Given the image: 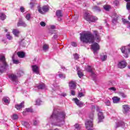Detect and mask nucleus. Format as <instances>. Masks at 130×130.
<instances>
[{"mask_svg": "<svg viewBox=\"0 0 130 130\" xmlns=\"http://www.w3.org/2000/svg\"><path fill=\"white\" fill-rule=\"evenodd\" d=\"M13 34L16 37H19V34H20V31L17 29H14L12 31Z\"/></svg>", "mask_w": 130, "mask_h": 130, "instance_id": "obj_23", "label": "nucleus"}, {"mask_svg": "<svg viewBox=\"0 0 130 130\" xmlns=\"http://www.w3.org/2000/svg\"><path fill=\"white\" fill-rule=\"evenodd\" d=\"M77 74L79 78H82V77L84 76V74H83V71L82 70H78Z\"/></svg>", "mask_w": 130, "mask_h": 130, "instance_id": "obj_30", "label": "nucleus"}, {"mask_svg": "<svg viewBox=\"0 0 130 130\" xmlns=\"http://www.w3.org/2000/svg\"><path fill=\"white\" fill-rule=\"evenodd\" d=\"M3 101L4 104H6V105L10 104V99L8 97H4L3 99Z\"/></svg>", "mask_w": 130, "mask_h": 130, "instance_id": "obj_20", "label": "nucleus"}, {"mask_svg": "<svg viewBox=\"0 0 130 130\" xmlns=\"http://www.w3.org/2000/svg\"><path fill=\"white\" fill-rule=\"evenodd\" d=\"M79 56V55L78 54H74V58L75 59H78Z\"/></svg>", "mask_w": 130, "mask_h": 130, "instance_id": "obj_47", "label": "nucleus"}, {"mask_svg": "<svg viewBox=\"0 0 130 130\" xmlns=\"http://www.w3.org/2000/svg\"><path fill=\"white\" fill-rule=\"evenodd\" d=\"M98 118V123H100V122H102V121H103V120L104 119V115H103V113L102 112H99Z\"/></svg>", "mask_w": 130, "mask_h": 130, "instance_id": "obj_14", "label": "nucleus"}, {"mask_svg": "<svg viewBox=\"0 0 130 130\" xmlns=\"http://www.w3.org/2000/svg\"><path fill=\"white\" fill-rule=\"evenodd\" d=\"M93 10H94V11H95L96 12H100L101 11V9H100V8H99L97 6H94L93 7Z\"/></svg>", "mask_w": 130, "mask_h": 130, "instance_id": "obj_38", "label": "nucleus"}, {"mask_svg": "<svg viewBox=\"0 0 130 130\" xmlns=\"http://www.w3.org/2000/svg\"><path fill=\"white\" fill-rule=\"evenodd\" d=\"M85 70L86 72L91 73V77H93V78L96 77V74H95V72H94V68H93L92 67L87 66V67L85 68Z\"/></svg>", "mask_w": 130, "mask_h": 130, "instance_id": "obj_8", "label": "nucleus"}, {"mask_svg": "<svg viewBox=\"0 0 130 130\" xmlns=\"http://www.w3.org/2000/svg\"><path fill=\"white\" fill-rule=\"evenodd\" d=\"M17 27H27V24L25 22L23 21L21 19H20L17 24Z\"/></svg>", "mask_w": 130, "mask_h": 130, "instance_id": "obj_16", "label": "nucleus"}, {"mask_svg": "<svg viewBox=\"0 0 130 130\" xmlns=\"http://www.w3.org/2000/svg\"><path fill=\"white\" fill-rule=\"evenodd\" d=\"M5 32H8V29H5Z\"/></svg>", "mask_w": 130, "mask_h": 130, "instance_id": "obj_63", "label": "nucleus"}, {"mask_svg": "<svg viewBox=\"0 0 130 130\" xmlns=\"http://www.w3.org/2000/svg\"><path fill=\"white\" fill-rule=\"evenodd\" d=\"M112 100L113 103H119V102L120 101V98L117 96H114L112 98Z\"/></svg>", "mask_w": 130, "mask_h": 130, "instance_id": "obj_22", "label": "nucleus"}, {"mask_svg": "<svg viewBox=\"0 0 130 130\" xmlns=\"http://www.w3.org/2000/svg\"><path fill=\"white\" fill-rule=\"evenodd\" d=\"M16 74L17 75L14 74H11L8 75L10 82H13V83L15 85L19 83L18 78H19V77H21V76H23V75H24V72L22 70H19L17 71Z\"/></svg>", "mask_w": 130, "mask_h": 130, "instance_id": "obj_3", "label": "nucleus"}, {"mask_svg": "<svg viewBox=\"0 0 130 130\" xmlns=\"http://www.w3.org/2000/svg\"><path fill=\"white\" fill-rule=\"evenodd\" d=\"M0 19L2 20V21H5L6 19H7V16L5 13H0Z\"/></svg>", "mask_w": 130, "mask_h": 130, "instance_id": "obj_27", "label": "nucleus"}, {"mask_svg": "<svg viewBox=\"0 0 130 130\" xmlns=\"http://www.w3.org/2000/svg\"><path fill=\"white\" fill-rule=\"evenodd\" d=\"M37 87L39 89H45V84H40L37 85Z\"/></svg>", "mask_w": 130, "mask_h": 130, "instance_id": "obj_28", "label": "nucleus"}, {"mask_svg": "<svg viewBox=\"0 0 130 130\" xmlns=\"http://www.w3.org/2000/svg\"><path fill=\"white\" fill-rule=\"evenodd\" d=\"M58 76L60 79H66V74H58Z\"/></svg>", "mask_w": 130, "mask_h": 130, "instance_id": "obj_41", "label": "nucleus"}, {"mask_svg": "<svg viewBox=\"0 0 130 130\" xmlns=\"http://www.w3.org/2000/svg\"><path fill=\"white\" fill-rule=\"evenodd\" d=\"M31 68L34 73H35V74H37V75L39 74V67L36 65H32L31 66Z\"/></svg>", "mask_w": 130, "mask_h": 130, "instance_id": "obj_15", "label": "nucleus"}, {"mask_svg": "<svg viewBox=\"0 0 130 130\" xmlns=\"http://www.w3.org/2000/svg\"><path fill=\"white\" fill-rule=\"evenodd\" d=\"M109 90H111L112 91H114V92H115L116 91V88L115 87H111L109 88Z\"/></svg>", "mask_w": 130, "mask_h": 130, "instance_id": "obj_53", "label": "nucleus"}, {"mask_svg": "<svg viewBox=\"0 0 130 130\" xmlns=\"http://www.w3.org/2000/svg\"><path fill=\"white\" fill-rule=\"evenodd\" d=\"M61 96H62L63 97H66V96H67V93L63 92L62 93H61Z\"/></svg>", "mask_w": 130, "mask_h": 130, "instance_id": "obj_55", "label": "nucleus"}, {"mask_svg": "<svg viewBox=\"0 0 130 130\" xmlns=\"http://www.w3.org/2000/svg\"><path fill=\"white\" fill-rule=\"evenodd\" d=\"M73 101L75 102V103L78 106V107H83L84 106V103L80 101L77 98H74L73 99Z\"/></svg>", "mask_w": 130, "mask_h": 130, "instance_id": "obj_11", "label": "nucleus"}, {"mask_svg": "<svg viewBox=\"0 0 130 130\" xmlns=\"http://www.w3.org/2000/svg\"><path fill=\"white\" fill-rule=\"evenodd\" d=\"M85 126L87 130H93V123L92 121H86Z\"/></svg>", "mask_w": 130, "mask_h": 130, "instance_id": "obj_9", "label": "nucleus"}, {"mask_svg": "<svg viewBox=\"0 0 130 130\" xmlns=\"http://www.w3.org/2000/svg\"><path fill=\"white\" fill-rule=\"evenodd\" d=\"M13 62H14V63H15V64H18L20 63V61H19V60H15V59L13 60Z\"/></svg>", "mask_w": 130, "mask_h": 130, "instance_id": "obj_50", "label": "nucleus"}, {"mask_svg": "<svg viewBox=\"0 0 130 130\" xmlns=\"http://www.w3.org/2000/svg\"><path fill=\"white\" fill-rule=\"evenodd\" d=\"M127 28H129V29H130V22L128 23V26H127Z\"/></svg>", "mask_w": 130, "mask_h": 130, "instance_id": "obj_61", "label": "nucleus"}, {"mask_svg": "<svg viewBox=\"0 0 130 130\" xmlns=\"http://www.w3.org/2000/svg\"><path fill=\"white\" fill-rule=\"evenodd\" d=\"M40 123V122L39 121V120L38 119H35L34 120V122H33L34 125H38V124H39Z\"/></svg>", "mask_w": 130, "mask_h": 130, "instance_id": "obj_36", "label": "nucleus"}, {"mask_svg": "<svg viewBox=\"0 0 130 130\" xmlns=\"http://www.w3.org/2000/svg\"><path fill=\"white\" fill-rule=\"evenodd\" d=\"M6 37L9 40H12V39H13V37L11 36L9 32L6 35Z\"/></svg>", "mask_w": 130, "mask_h": 130, "instance_id": "obj_39", "label": "nucleus"}, {"mask_svg": "<svg viewBox=\"0 0 130 130\" xmlns=\"http://www.w3.org/2000/svg\"><path fill=\"white\" fill-rule=\"evenodd\" d=\"M89 118L91 120H87V121H92L93 122V119H94V113H91L90 114H89Z\"/></svg>", "mask_w": 130, "mask_h": 130, "instance_id": "obj_33", "label": "nucleus"}, {"mask_svg": "<svg viewBox=\"0 0 130 130\" xmlns=\"http://www.w3.org/2000/svg\"><path fill=\"white\" fill-rule=\"evenodd\" d=\"M75 91L71 90V95H72L73 96H75Z\"/></svg>", "mask_w": 130, "mask_h": 130, "instance_id": "obj_57", "label": "nucleus"}, {"mask_svg": "<svg viewBox=\"0 0 130 130\" xmlns=\"http://www.w3.org/2000/svg\"><path fill=\"white\" fill-rule=\"evenodd\" d=\"M101 59L102 61H105L107 59V55H101Z\"/></svg>", "mask_w": 130, "mask_h": 130, "instance_id": "obj_29", "label": "nucleus"}, {"mask_svg": "<svg viewBox=\"0 0 130 130\" xmlns=\"http://www.w3.org/2000/svg\"><path fill=\"white\" fill-rule=\"evenodd\" d=\"M25 18L26 19V20H27V21H29V20L31 19V14H30V13L27 14L25 15Z\"/></svg>", "mask_w": 130, "mask_h": 130, "instance_id": "obj_40", "label": "nucleus"}, {"mask_svg": "<svg viewBox=\"0 0 130 130\" xmlns=\"http://www.w3.org/2000/svg\"><path fill=\"white\" fill-rule=\"evenodd\" d=\"M18 115L17 114H14L12 116V119H14V120L18 119Z\"/></svg>", "mask_w": 130, "mask_h": 130, "instance_id": "obj_45", "label": "nucleus"}, {"mask_svg": "<svg viewBox=\"0 0 130 130\" xmlns=\"http://www.w3.org/2000/svg\"><path fill=\"white\" fill-rule=\"evenodd\" d=\"M38 12H39L40 14L43 15V14H45V13H47V12L49 11V6H48V5H45L43 6L42 8L40 7V6H38Z\"/></svg>", "mask_w": 130, "mask_h": 130, "instance_id": "obj_6", "label": "nucleus"}, {"mask_svg": "<svg viewBox=\"0 0 130 130\" xmlns=\"http://www.w3.org/2000/svg\"><path fill=\"white\" fill-rule=\"evenodd\" d=\"M114 5H115V6L117 7V6L119 5V1L118 0H115L114 1Z\"/></svg>", "mask_w": 130, "mask_h": 130, "instance_id": "obj_43", "label": "nucleus"}, {"mask_svg": "<svg viewBox=\"0 0 130 130\" xmlns=\"http://www.w3.org/2000/svg\"><path fill=\"white\" fill-rule=\"evenodd\" d=\"M42 103H43V102L39 99H37L36 101V105H41Z\"/></svg>", "mask_w": 130, "mask_h": 130, "instance_id": "obj_31", "label": "nucleus"}, {"mask_svg": "<svg viewBox=\"0 0 130 130\" xmlns=\"http://www.w3.org/2000/svg\"><path fill=\"white\" fill-rule=\"evenodd\" d=\"M69 87L70 89H76L77 87V83L74 81H71L69 82Z\"/></svg>", "mask_w": 130, "mask_h": 130, "instance_id": "obj_17", "label": "nucleus"}, {"mask_svg": "<svg viewBox=\"0 0 130 130\" xmlns=\"http://www.w3.org/2000/svg\"><path fill=\"white\" fill-rule=\"evenodd\" d=\"M30 7L31 9H33V7H34V4H33V3L32 2H30Z\"/></svg>", "mask_w": 130, "mask_h": 130, "instance_id": "obj_54", "label": "nucleus"}, {"mask_svg": "<svg viewBox=\"0 0 130 130\" xmlns=\"http://www.w3.org/2000/svg\"><path fill=\"white\" fill-rule=\"evenodd\" d=\"M119 96H120L121 97L123 98H126V95L125 94V93L124 92H119L118 93Z\"/></svg>", "mask_w": 130, "mask_h": 130, "instance_id": "obj_32", "label": "nucleus"}, {"mask_svg": "<svg viewBox=\"0 0 130 130\" xmlns=\"http://www.w3.org/2000/svg\"><path fill=\"white\" fill-rule=\"evenodd\" d=\"M61 69L62 70H63V71H64L65 68H64V67H63V66H61Z\"/></svg>", "mask_w": 130, "mask_h": 130, "instance_id": "obj_60", "label": "nucleus"}, {"mask_svg": "<svg viewBox=\"0 0 130 130\" xmlns=\"http://www.w3.org/2000/svg\"><path fill=\"white\" fill-rule=\"evenodd\" d=\"M122 108L124 114H126V113H127V112H129V106L127 105H124L122 106Z\"/></svg>", "mask_w": 130, "mask_h": 130, "instance_id": "obj_13", "label": "nucleus"}, {"mask_svg": "<svg viewBox=\"0 0 130 130\" xmlns=\"http://www.w3.org/2000/svg\"><path fill=\"white\" fill-rule=\"evenodd\" d=\"M53 38H54V39H56L57 38V36L56 35H54Z\"/></svg>", "mask_w": 130, "mask_h": 130, "instance_id": "obj_59", "label": "nucleus"}, {"mask_svg": "<svg viewBox=\"0 0 130 130\" xmlns=\"http://www.w3.org/2000/svg\"><path fill=\"white\" fill-rule=\"evenodd\" d=\"M104 9H105L106 11H109V9H110V6L108 5L104 6Z\"/></svg>", "mask_w": 130, "mask_h": 130, "instance_id": "obj_44", "label": "nucleus"}, {"mask_svg": "<svg viewBox=\"0 0 130 130\" xmlns=\"http://www.w3.org/2000/svg\"><path fill=\"white\" fill-rule=\"evenodd\" d=\"M17 55L20 58H24L25 57V53L24 52H18Z\"/></svg>", "mask_w": 130, "mask_h": 130, "instance_id": "obj_26", "label": "nucleus"}, {"mask_svg": "<svg viewBox=\"0 0 130 130\" xmlns=\"http://www.w3.org/2000/svg\"><path fill=\"white\" fill-rule=\"evenodd\" d=\"M124 125H125V124L123 122H118L117 123H116L115 127V128H117V127H119V126H124Z\"/></svg>", "mask_w": 130, "mask_h": 130, "instance_id": "obj_21", "label": "nucleus"}, {"mask_svg": "<svg viewBox=\"0 0 130 130\" xmlns=\"http://www.w3.org/2000/svg\"><path fill=\"white\" fill-rule=\"evenodd\" d=\"M126 2V9L128 10H130V0H125Z\"/></svg>", "mask_w": 130, "mask_h": 130, "instance_id": "obj_34", "label": "nucleus"}, {"mask_svg": "<svg viewBox=\"0 0 130 130\" xmlns=\"http://www.w3.org/2000/svg\"><path fill=\"white\" fill-rule=\"evenodd\" d=\"M24 107V102L21 103L19 105H16L15 108L17 109V110H20L21 108Z\"/></svg>", "mask_w": 130, "mask_h": 130, "instance_id": "obj_19", "label": "nucleus"}, {"mask_svg": "<svg viewBox=\"0 0 130 130\" xmlns=\"http://www.w3.org/2000/svg\"><path fill=\"white\" fill-rule=\"evenodd\" d=\"M9 68V65H8V63L6 61V57L5 56L2 55L0 56V73L3 74V73H5L6 71H7V69Z\"/></svg>", "mask_w": 130, "mask_h": 130, "instance_id": "obj_4", "label": "nucleus"}, {"mask_svg": "<svg viewBox=\"0 0 130 130\" xmlns=\"http://www.w3.org/2000/svg\"><path fill=\"white\" fill-rule=\"evenodd\" d=\"M20 11L21 12V13H24L25 12V8L23 7H21L20 8Z\"/></svg>", "mask_w": 130, "mask_h": 130, "instance_id": "obj_48", "label": "nucleus"}, {"mask_svg": "<svg viewBox=\"0 0 130 130\" xmlns=\"http://www.w3.org/2000/svg\"><path fill=\"white\" fill-rule=\"evenodd\" d=\"M56 16L58 18V21H61V17H62V13L60 10H57L56 12Z\"/></svg>", "mask_w": 130, "mask_h": 130, "instance_id": "obj_18", "label": "nucleus"}, {"mask_svg": "<svg viewBox=\"0 0 130 130\" xmlns=\"http://www.w3.org/2000/svg\"><path fill=\"white\" fill-rule=\"evenodd\" d=\"M40 24L41 26H42V27H45V26L46 25V24L45 23V22L43 21L41 22Z\"/></svg>", "mask_w": 130, "mask_h": 130, "instance_id": "obj_49", "label": "nucleus"}, {"mask_svg": "<svg viewBox=\"0 0 130 130\" xmlns=\"http://www.w3.org/2000/svg\"><path fill=\"white\" fill-rule=\"evenodd\" d=\"M80 38L81 41L83 43H94V40L96 42H100L101 40L99 32L96 30L93 31V35L90 31H84L80 34Z\"/></svg>", "mask_w": 130, "mask_h": 130, "instance_id": "obj_2", "label": "nucleus"}, {"mask_svg": "<svg viewBox=\"0 0 130 130\" xmlns=\"http://www.w3.org/2000/svg\"><path fill=\"white\" fill-rule=\"evenodd\" d=\"M66 115V114L64 112H58L54 110L52 114L47 120L52 125L62 126L64 124Z\"/></svg>", "mask_w": 130, "mask_h": 130, "instance_id": "obj_1", "label": "nucleus"}, {"mask_svg": "<svg viewBox=\"0 0 130 130\" xmlns=\"http://www.w3.org/2000/svg\"><path fill=\"white\" fill-rule=\"evenodd\" d=\"M91 49L93 51L94 54H97L98 53V51L100 49V46L97 43H94L91 45Z\"/></svg>", "mask_w": 130, "mask_h": 130, "instance_id": "obj_7", "label": "nucleus"}, {"mask_svg": "<svg viewBox=\"0 0 130 130\" xmlns=\"http://www.w3.org/2000/svg\"><path fill=\"white\" fill-rule=\"evenodd\" d=\"M21 123H22V125H23V126H25L27 128H29L30 124L28 122H26V121H22L21 122Z\"/></svg>", "mask_w": 130, "mask_h": 130, "instance_id": "obj_25", "label": "nucleus"}, {"mask_svg": "<svg viewBox=\"0 0 130 130\" xmlns=\"http://www.w3.org/2000/svg\"><path fill=\"white\" fill-rule=\"evenodd\" d=\"M50 28L52 29V30L55 29V26L54 25H51L50 26Z\"/></svg>", "mask_w": 130, "mask_h": 130, "instance_id": "obj_58", "label": "nucleus"}, {"mask_svg": "<svg viewBox=\"0 0 130 130\" xmlns=\"http://www.w3.org/2000/svg\"><path fill=\"white\" fill-rule=\"evenodd\" d=\"M84 95L83 94V92H79L78 93V98H81V97H84Z\"/></svg>", "mask_w": 130, "mask_h": 130, "instance_id": "obj_46", "label": "nucleus"}, {"mask_svg": "<svg viewBox=\"0 0 130 130\" xmlns=\"http://www.w3.org/2000/svg\"><path fill=\"white\" fill-rule=\"evenodd\" d=\"M74 127L78 130L81 129V128H82V125L76 124L75 125H74Z\"/></svg>", "mask_w": 130, "mask_h": 130, "instance_id": "obj_37", "label": "nucleus"}, {"mask_svg": "<svg viewBox=\"0 0 130 130\" xmlns=\"http://www.w3.org/2000/svg\"><path fill=\"white\" fill-rule=\"evenodd\" d=\"M96 109V111H99V107H97Z\"/></svg>", "mask_w": 130, "mask_h": 130, "instance_id": "obj_62", "label": "nucleus"}, {"mask_svg": "<svg viewBox=\"0 0 130 130\" xmlns=\"http://www.w3.org/2000/svg\"><path fill=\"white\" fill-rule=\"evenodd\" d=\"M27 113H28L26 111V110H25V111H24L22 112V114H23V115H27Z\"/></svg>", "mask_w": 130, "mask_h": 130, "instance_id": "obj_56", "label": "nucleus"}, {"mask_svg": "<svg viewBox=\"0 0 130 130\" xmlns=\"http://www.w3.org/2000/svg\"><path fill=\"white\" fill-rule=\"evenodd\" d=\"M112 25L113 26L115 25L116 24V23H117V20H118V15L115 13H114L113 15H112Z\"/></svg>", "mask_w": 130, "mask_h": 130, "instance_id": "obj_12", "label": "nucleus"}, {"mask_svg": "<svg viewBox=\"0 0 130 130\" xmlns=\"http://www.w3.org/2000/svg\"><path fill=\"white\" fill-rule=\"evenodd\" d=\"M25 111L26 112H27V113L28 112H32V109H30V108H27L25 109Z\"/></svg>", "mask_w": 130, "mask_h": 130, "instance_id": "obj_52", "label": "nucleus"}, {"mask_svg": "<svg viewBox=\"0 0 130 130\" xmlns=\"http://www.w3.org/2000/svg\"><path fill=\"white\" fill-rule=\"evenodd\" d=\"M71 45L72 46H73L74 47H77V43L75 42H72L71 43Z\"/></svg>", "mask_w": 130, "mask_h": 130, "instance_id": "obj_51", "label": "nucleus"}, {"mask_svg": "<svg viewBox=\"0 0 130 130\" xmlns=\"http://www.w3.org/2000/svg\"><path fill=\"white\" fill-rule=\"evenodd\" d=\"M122 21L123 23V24H128L129 23V21L126 20V19H124V18H122Z\"/></svg>", "mask_w": 130, "mask_h": 130, "instance_id": "obj_42", "label": "nucleus"}, {"mask_svg": "<svg viewBox=\"0 0 130 130\" xmlns=\"http://www.w3.org/2000/svg\"><path fill=\"white\" fill-rule=\"evenodd\" d=\"M128 20H130V16H128Z\"/></svg>", "mask_w": 130, "mask_h": 130, "instance_id": "obj_64", "label": "nucleus"}, {"mask_svg": "<svg viewBox=\"0 0 130 130\" xmlns=\"http://www.w3.org/2000/svg\"><path fill=\"white\" fill-rule=\"evenodd\" d=\"M127 65V63L125 62L124 60H122L121 61L118 62L117 67L119 69H124L125 67Z\"/></svg>", "mask_w": 130, "mask_h": 130, "instance_id": "obj_10", "label": "nucleus"}, {"mask_svg": "<svg viewBox=\"0 0 130 130\" xmlns=\"http://www.w3.org/2000/svg\"><path fill=\"white\" fill-rule=\"evenodd\" d=\"M49 49V46L48 44H44L43 46V50L44 52H46V51H48V49Z\"/></svg>", "mask_w": 130, "mask_h": 130, "instance_id": "obj_24", "label": "nucleus"}, {"mask_svg": "<svg viewBox=\"0 0 130 130\" xmlns=\"http://www.w3.org/2000/svg\"><path fill=\"white\" fill-rule=\"evenodd\" d=\"M105 104H106V106H110L111 103H110V101L108 99L105 100L104 101Z\"/></svg>", "mask_w": 130, "mask_h": 130, "instance_id": "obj_35", "label": "nucleus"}, {"mask_svg": "<svg viewBox=\"0 0 130 130\" xmlns=\"http://www.w3.org/2000/svg\"><path fill=\"white\" fill-rule=\"evenodd\" d=\"M84 19L89 23H94L98 20L97 17L91 15L89 12H85L84 15Z\"/></svg>", "mask_w": 130, "mask_h": 130, "instance_id": "obj_5", "label": "nucleus"}]
</instances>
